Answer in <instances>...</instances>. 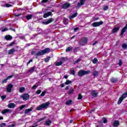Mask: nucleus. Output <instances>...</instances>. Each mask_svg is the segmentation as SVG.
<instances>
[{"instance_id": "nucleus-21", "label": "nucleus", "mask_w": 127, "mask_h": 127, "mask_svg": "<svg viewBox=\"0 0 127 127\" xmlns=\"http://www.w3.org/2000/svg\"><path fill=\"white\" fill-rule=\"evenodd\" d=\"M36 67L32 66L31 68L28 70V73H33L34 72V70H35Z\"/></svg>"}, {"instance_id": "nucleus-15", "label": "nucleus", "mask_w": 127, "mask_h": 127, "mask_svg": "<svg viewBox=\"0 0 127 127\" xmlns=\"http://www.w3.org/2000/svg\"><path fill=\"white\" fill-rule=\"evenodd\" d=\"M120 30V27H114L112 31V33H117Z\"/></svg>"}, {"instance_id": "nucleus-34", "label": "nucleus", "mask_w": 127, "mask_h": 127, "mask_svg": "<svg viewBox=\"0 0 127 127\" xmlns=\"http://www.w3.org/2000/svg\"><path fill=\"white\" fill-rule=\"evenodd\" d=\"M72 83V81L69 80H67L66 82L64 83L65 85H70Z\"/></svg>"}, {"instance_id": "nucleus-26", "label": "nucleus", "mask_w": 127, "mask_h": 127, "mask_svg": "<svg viewBox=\"0 0 127 127\" xmlns=\"http://www.w3.org/2000/svg\"><path fill=\"white\" fill-rule=\"evenodd\" d=\"M78 15L77 13H73L71 16H69V19H72V18H74V17H76Z\"/></svg>"}, {"instance_id": "nucleus-4", "label": "nucleus", "mask_w": 127, "mask_h": 127, "mask_svg": "<svg viewBox=\"0 0 127 127\" xmlns=\"http://www.w3.org/2000/svg\"><path fill=\"white\" fill-rule=\"evenodd\" d=\"M90 72V70H80L78 72L77 75L79 76V77H83L84 75H88Z\"/></svg>"}, {"instance_id": "nucleus-6", "label": "nucleus", "mask_w": 127, "mask_h": 127, "mask_svg": "<svg viewBox=\"0 0 127 127\" xmlns=\"http://www.w3.org/2000/svg\"><path fill=\"white\" fill-rule=\"evenodd\" d=\"M86 1V0H80V2H78L76 6L75 7V8H80L81 6L82 5H84L85 4V2Z\"/></svg>"}, {"instance_id": "nucleus-36", "label": "nucleus", "mask_w": 127, "mask_h": 127, "mask_svg": "<svg viewBox=\"0 0 127 127\" xmlns=\"http://www.w3.org/2000/svg\"><path fill=\"white\" fill-rule=\"evenodd\" d=\"M102 121H103V124H107L108 123V120L105 117L102 118Z\"/></svg>"}, {"instance_id": "nucleus-40", "label": "nucleus", "mask_w": 127, "mask_h": 127, "mask_svg": "<svg viewBox=\"0 0 127 127\" xmlns=\"http://www.w3.org/2000/svg\"><path fill=\"white\" fill-rule=\"evenodd\" d=\"M97 62H98V59L97 58H94L92 60V63H93V64H97Z\"/></svg>"}, {"instance_id": "nucleus-62", "label": "nucleus", "mask_w": 127, "mask_h": 127, "mask_svg": "<svg viewBox=\"0 0 127 127\" xmlns=\"http://www.w3.org/2000/svg\"><path fill=\"white\" fill-rule=\"evenodd\" d=\"M9 29L10 30H12V31H14V32H15V29L12 28H9Z\"/></svg>"}, {"instance_id": "nucleus-38", "label": "nucleus", "mask_w": 127, "mask_h": 127, "mask_svg": "<svg viewBox=\"0 0 127 127\" xmlns=\"http://www.w3.org/2000/svg\"><path fill=\"white\" fill-rule=\"evenodd\" d=\"M61 60L62 61H63V62H66V60H68V59L67 58H65V57H62L61 58Z\"/></svg>"}, {"instance_id": "nucleus-10", "label": "nucleus", "mask_w": 127, "mask_h": 127, "mask_svg": "<svg viewBox=\"0 0 127 127\" xmlns=\"http://www.w3.org/2000/svg\"><path fill=\"white\" fill-rule=\"evenodd\" d=\"M13 87V85L10 83L7 86V88H6L7 92H8V93H10L11 92V89H12Z\"/></svg>"}, {"instance_id": "nucleus-5", "label": "nucleus", "mask_w": 127, "mask_h": 127, "mask_svg": "<svg viewBox=\"0 0 127 127\" xmlns=\"http://www.w3.org/2000/svg\"><path fill=\"white\" fill-rule=\"evenodd\" d=\"M104 24V22L103 21H101L100 22H94L92 23V26L93 27H98V26H100V25H103Z\"/></svg>"}, {"instance_id": "nucleus-53", "label": "nucleus", "mask_w": 127, "mask_h": 127, "mask_svg": "<svg viewBox=\"0 0 127 127\" xmlns=\"http://www.w3.org/2000/svg\"><path fill=\"white\" fill-rule=\"evenodd\" d=\"M7 30H8V29L7 28H5L2 29L1 31L2 32H4V31H7Z\"/></svg>"}, {"instance_id": "nucleus-3", "label": "nucleus", "mask_w": 127, "mask_h": 127, "mask_svg": "<svg viewBox=\"0 0 127 127\" xmlns=\"http://www.w3.org/2000/svg\"><path fill=\"white\" fill-rule=\"evenodd\" d=\"M50 105V102H46L45 103H43L41 104L40 106H39L38 107L36 108L37 111H41L42 109H46L48 106Z\"/></svg>"}, {"instance_id": "nucleus-13", "label": "nucleus", "mask_w": 127, "mask_h": 127, "mask_svg": "<svg viewBox=\"0 0 127 127\" xmlns=\"http://www.w3.org/2000/svg\"><path fill=\"white\" fill-rule=\"evenodd\" d=\"M4 38L5 39V40L8 41L12 40V36H11L10 35H7L4 37Z\"/></svg>"}, {"instance_id": "nucleus-48", "label": "nucleus", "mask_w": 127, "mask_h": 127, "mask_svg": "<svg viewBox=\"0 0 127 127\" xmlns=\"http://www.w3.org/2000/svg\"><path fill=\"white\" fill-rule=\"evenodd\" d=\"M118 64L119 65V66H122V65H123V61H122L120 59L119 60Z\"/></svg>"}, {"instance_id": "nucleus-51", "label": "nucleus", "mask_w": 127, "mask_h": 127, "mask_svg": "<svg viewBox=\"0 0 127 127\" xmlns=\"http://www.w3.org/2000/svg\"><path fill=\"white\" fill-rule=\"evenodd\" d=\"M6 124L5 123H2L1 124H0V127H5Z\"/></svg>"}, {"instance_id": "nucleus-8", "label": "nucleus", "mask_w": 127, "mask_h": 127, "mask_svg": "<svg viewBox=\"0 0 127 127\" xmlns=\"http://www.w3.org/2000/svg\"><path fill=\"white\" fill-rule=\"evenodd\" d=\"M30 95L28 93L22 94L21 95V98H23L24 101H27L29 99Z\"/></svg>"}, {"instance_id": "nucleus-33", "label": "nucleus", "mask_w": 127, "mask_h": 127, "mask_svg": "<svg viewBox=\"0 0 127 127\" xmlns=\"http://www.w3.org/2000/svg\"><path fill=\"white\" fill-rule=\"evenodd\" d=\"M98 75H99V72L97 71H94L93 72V76H94V77H96V76H98Z\"/></svg>"}, {"instance_id": "nucleus-47", "label": "nucleus", "mask_w": 127, "mask_h": 127, "mask_svg": "<svg viewBox=\"0 0 127 127\" xmlns=\"http://www.w3.org/2000/svg\"><path fill=\"white\" fill-rule=\"evenodd\" d=\"M45 94H46V91H44L42 92L40 95L41 97H44V96H45Z\"/></svg>"}, {"instance_id": "nucleus-49", "label": "nucleus", "mask_w": 127, "mask_h": 127, "mask_svg": "<svg viewBox=\"0 0 127 127\" xmlns=\"http://www.w3.org/2000/svg\"><path fill=\"white\" fill-rule=\"evenodd\" d=\"M49 0H42L41 1L42 3H46L47 2H48Z\"/></svg>"}, {"instance_id": "nucleus-39", "label": "nucleus", "mask_w": 127, "mask_h": 127, "mask_svg": "<svg viewBox=\"0 0 127 127\" xmlns=\"http://www.w3.org/2000/svg\"><path fill=\"white\" fill-rule=\"evenodd\" d=\"M4 6H5V7H11V6H12V5L8 3H5Z\"/></svg>"}, {"instance_id": "nucleus-24", "label": "nucleus", "mask_w": 127, "mask_h": 127, "mask_svg": "<svg viewBox=\"0 0 127 127\" xmlns=\"http://www.w3.org/2000/svg\"><path fill=\"white\" fill-rule=\"evenodd\" d=\"M111 81L112 83H117L119 81V79L117 78L112 77L111 79Z\"/></svg>"}, {"instance_id": "nucleus-41", "label": "nucleus", "mask_w": 127, "mask_h": 127, "mask_svg": "<svg viewBox=\"0 0 127 127\" xmlns=\"http://www.w3.org/2000/svg\"><path fill=\"white\" fill-rule=\"evenodd\" d=\"M122 46V48H123V49H127V44H123Z\"/></svg>"}, {"instance_id": "nucleus-64", "label": "nucleus", "mask_w": 127, "mask_h": 127, "mask_svg": "<svg viewBox=\"0 0 127 127\" xmlns=\"http://www.w3.org/2000/svg\"><path fill=\"white\" fill-rule=\"evenodd\" d=\"M78 29H79V28L78 27H76V28H74V30L75 31H77V30H78Z\"/></svg>"}, {"instance_id": "nucleus-46", "label": "nucleus", "mask_w": 127, "mask_h": 127, "mask_svg": "<svg viewBox=\"0 0 127 127\" xmlns=\"http://www.w3.org/2000/svg\"><path fill=\"white\" fill-rule=\"evenodd\" d=\"M14 76V74H12L11 75H9L6 78L7 80L9 79H11V78H13V76Z\"/></svg>"}, {"instance_id": "nucleus-29", "label": "nucleus", "mask_w": 127, "mask_h": 127, "mask_svg": "<svg viewBox=\"0 0 127 127\" xmlns=\"http://www.w3.org/2000/svg\"><path fill=\"white\" fill-rule=\"evenodd\" d=\"M26 18L27 20H29L30 19H32V15L29 14L26 16Z\"/></svg>"}, {"instance_id": "nucleus-54", "label": "nucleus", "mask_w": 127, "mask_h": 127, "mask_svg": "<svg viewBox=\"0 0 127 127\" xmlns=\"http://www.w3.org/2000/svg\"><path fill=\"white\" fill-rule=\"evenodd\" d=\"M70 74L71 75H75V70H72L70 71Z\"/></svg>"}, {"instance_id": "nucleus-7", "label": "nucleus", "mask_w": 127, "mask_h": 127, "mask_svg": "<svg viewBox=\"0 0 127 127\" xmlns=\"http://www.w3.org/2000/svg\"><path fill=\"white\" fill-rule=\"evenodd\" d=\"M71 6V4L70 3L66 2L63 4L62 6V7L63 9H67Z\"/></svg>"}, {"instance_id": "nucleus-20", "label": "nucleus", "mask_w": 127, "mask_h": 127, "mask_svg": "<svg viewBox=\"0 0 127 127\" xmlns=\"http://www.w3.org/2000/svg\"><path fill=\"white\" fill-rule=\"evenodd\" d=\"M69 20L68 19V18H66L65 17L64 18V20H63V23L65 25H67V24H68V23H69Z\"/></svg>"}, {"instance_id": "nucleus-57", "label": "nucleus", "mask_w": 127, "mask_h": 127, "mask_svg": "<svg viewBox=\"0 0 127 127\" xmlns=\"http://www.w3.org/2000/svg\"><path fill=\"white\" fill-rule=\"evenodd\" d=\"M7 127H15V124H11L8 126Z\"/></svg>"}, {"instance_id": "nucleus-55", "label": "nucleus", "mask_w": 127, "mask_h": 127, "mask_svg": "<svg viewBox=\"0 0 127 127\" xmlns=\"http://www.w3.org/2000/svg\"><path fill=\"white\" fill-rule=\"evenodd\" d=\"M45 120V118H41L38 120L39 123H40V122H42V121H44Z\"/></svg>"}, {"instance_id": "nucleus-58", "label": "nucleus", "mask_w": 127, "mask_h": 127, "mask_svg": "<svg viewBox=\"0 0 127 127\" xmlns=\"http://www.w3.org/2000/svg\"><path fill=\"white\" fill-rule=\"evenodd\" d=\"M36 88H37V85H34L32 87V89L33 90H34L35 89H36Z\"/></svg>"}, {"instance_id": "nucleus-37", "label": "nucleus", "mask_w": 127, "mask_h": 127, "mask_svg": "<svg viewBox=\"0 0 127 127\" xmlns=\"http://www.w3.org/2000/svg\"><path fill=\"white\" fill-rule=\"evenodd\" d=\"M7 78H6L5 79H4L2 80L1 81V84H5L6 83H7Z\"/></svg>"}, {"instance_id": "nucleus-17", "label": "nucleus", "mask_w": 127, "mask_h": 127, "mask_svg": "<svg viewBox=\"0 0 127 127\" xmlns=\"http://www.w3.org/2000/svg\"><path fill=\"white\" fill-rule=\"evenodd\" d=\"M15 52V49L14 48H12L10 49L8 52V55H11Z\"/></svg>"}, {"instance_id": "nucleus-30", "label": "nucleus", "mask_w": 127, "mask_h": 127, "mask_svg": "<svg viewBox=\"0 0 127 127\" xmlns=\"http://www.w3.org/2000/svg\"><path fill=\"white\" fill-rule=\"evenodd\" d=\"M74 94V89L71 88L68 92V95H72Z\"/></svg>"}, {"instance_id": "nucleus-28", "label": "nucleus", "mask_w": 127, "mask_h": 127, "mask_svg": "<svg viewBox=\"0 0 127 127\" xmlns=\"http://www.w3.org/2000/svg\"><path fill=\"white\" fill-rule=\"evenodd\" d=\"M25 91V88L24 87H21L19 88V92L23 93Z\"/></svg>"}, {"instance_id": "nucleus-60", "label": "nucleus", "mask_w": 127, "mask_h": 127, "mask_svg": "<svg viewBox=\"0 0 127 127\" xmlns=\"http://www.w3.org/2000/svg\"><path fill=\"white\" fill-rule=\"evenodd\" d=\"M22 14L21 13H19V14H14V16H17V17H18V16H20V15H21Z\"/></svg>"}, {"instance_id": "nucleus-43", "label": "nucleus", "mask_w": 127, "mask_h": 127, "mask_svg": "<svg viewBox=\"0 0 127 127\" xmlns=\"http://www.w3.org/2000/svg\"><path fill=\"white\" fill-rule=\"evenodd\" d=\"M15 43V41H14L11 42L9 44L7 45V46H9V47L12 46V45H14Z\"/></svg>"}, {"instance_id": "nucleus-27", "label": "nucleus", "mask_w": 127, "mask_h": 127, "mask_svg": "<svg viewBox=\"0 0 127 127\" xmlns=\"http://www.w3.org/2000/svg\"><path fill=\"white\" fill-rule=\"evenodd\" d=\"M72 102L73 101H72V100H67L65 103V105H66V106H70Z\"/></svg>"}, {"instance_id": "nucleus-14", "label": "nucleus", "mask_w": 127, "mask_h": 127, "mask_svg": "<svg viewBox=\"0 0 127 127\" xmlns=\"http://www.w3.org/2000/svg\"><path fill=\"white\" fill-rule=\"evenodd\" d=\"M127 23L126 24L125 26L122 29L121 33V35H124V34L127 31Z\"/></svg>"}, {"instance_id": "nucleus-12", "label": "nucleus", "mask_w": 127, "mask_h": 127, "mask_svg": "<svg viewBox=\"0 0 127 127\" xmlns=\"http://www.w3.org/2000/svg\"><path fill=\"white\" fill-rule=\"evenodd\" d=\"M50 15H53V14H52V12L49 11L47 13H45L43 15V17H44V18H46L47 17H48V16H50Z\"/></svg>"}, {"instance_id": "nucleus-22", "label": "nucleus", "mask_w": 127, "mask_h": 127, "mask_svg": "<svg viewBox=\"0 0 127 127\" xmlns=\"http://www.w3.org/2000/svg\"><path fill=\"white\" fill-rule=\"evenodd\" d=\"M91 95L92 97H96L98 96V93H97L96 90H93L92 92L91 93Z\"/></svg>"}, {"instance_id": "nucleus-23", "label": "nucleus", "mask_w": 127, "mask_h": 127, "mask_svg": "<svg viewBox=\"0 0 127 127\" xmlns=\"http://www.w3.org/2000/svg\"><path fill=\"white\" fill-rule=\"evenodd\" d=\"M52 123V121H51L50 120H48L45 122L46 126H47L48 127H50V125H51Z\"/></svg>"}, {"instance_id": "nucleus-59", "label": "nucleus", "mask_w": 127, "mask_h": 127, "mask_svg": "<svg viewBox=\"0 0 127 127\" xmlns=\"http://www.w3.org/2000/svg\"><path fill=\"white\" fill-rule=\"evenodd\" d=\"M31 62H32V60H30L29 61H28L27 63V65L28 66V65H29V64H30V63Z\"/></svg>"}, {"instance_id": "nucleus-19", "label": "nucleus", "mask_w": 127, "mask_h": 127, "mask_svg": "<svg viewBox=\"0 0 127 127\" xmlns=\"http://www.w3.org/2000/svg\"><path fill=\"white\" fill-rule=\"evenodd\" d=\"M120 126V122L118 120L115 121L113 123V127H119Z\"/></svg>"}, {"instance_id": "nucleus-18", "label": "nucleus", "mask_w": 127, "mask_h": 127, "mask_svg": "<svg viewBox=\"0 0 127 127\" xmlns=\"http://www.w3.org/2000/svg\"><path fill=\"white\" fill-rule=\"evenodd\" d=\"M33 107H31L29 109H26L24 111V114H28V113H30V112L33 110Z\"/></svg>"}, {"instance_id": "nucleus-63", "label": "nucleus", "mask_w": 127, "mask_h": 127, "mask_svg": "<svg viewBox=\"0 0 127 127\" xmlns=\"http://www.w3.org/2000/svg\"><path fill=\"white\" fill-rule=\"evenodd\" d=\"M64 86H65V84L64 83H63L61 85V88H64Z\"/></svg>"}, {"instance_id": "nucleus-31", "label": "nucleus", "mask_w": 127, "mask_h": 127, "mask_svg": "<svg viewBox=\"0 0 127 127\" xmlns=\"http://www.w3.org/2000/svg\"><path fill=\"white\" fill-rule=\"evenodd\" d=\"M72 49H73V47H68L65 50V52H69V51H72Z\"/></svg>"}, {"instance_id": "nucleus-45", "label": "nucleus", "mask_w": 127, "mask_h": 127, "mask_svg": "<svg viewBox=\"0 0 127 127\" xmlns=\"http://www.w3.org/2000/svg\"><path fill=\"white\" fill-rule=\"evenodd\" d=\"M109 9V6L108 5H105L103 7V10H108Z\"/></svg>"}, {"instance_id": "nucleus-9", "label": "nucleus", "mask_w": 127, "mask_h": 127, "mask_svg": "<svg viewBox=\"0 0 127 127\" xmlns=\"http://www.w3.org/2000/svg\"><path fill=\"white\" fill-rule=\"evenodd\" d=\"M12 111H11V110L10 109H4L3 110H2L1 111V114L2 115H5V114H11V113H12Z\"/></svg>"}, {"instance_id": "nucleus-1", "label": "nucleus", "mask_w": 127, "mask_h": 127, "mask_svg": "<svg viewBox=\"0 0 127 127\" xmlns=\"http://www.w3.org/2000/svg\"><path fill=\"white\" fill-rule=\"evenodd\" d=\"M49 51H50V49L49 48H47L43 50L39 51L36 52V51H32L31 53V55H35L36 59H37L38 57L39 56H42V55H45L47 53H49Z\"/></svg>"}, {"instance_id": "nucleus-16", "label": "nucleus", "mask_w": 127, "mask_h": 127, "mask_svg": "<svg viewBox=\"0 0 127 127\" xmlns=\"http://www.w3.org/2000/svg\"><path fill=\"white\" fill-rule=\"evenodd\" d=\"M15 104L14 103H9L8 104L7 107L9 109H14L15 108Z\"/></svg>"}, {"instance_id": "nucleus-56", "label": "nucleus", "mask_w": 127, "mask_h": 127, "mask_svg": "<svg viewBox=\"0 0 127 127\" xmlns=\"http://www.w3.org/2000/svg\"><path fill=\"white\" fill-rule=\"evenodd\" d=\"M81 61V59H78L76 61H75V63H79V62Z\"/></svg>"}, {"instance_id": "nucleus-32", "label": "nucleus", "mask_w": 127, "mask_h": 127, "mask_svg": "<svg viewBox=\"0 0 127 127\" xmlns=\"http://www.w3.org/2000/svg\"><path fill=\"white\" fill-rule=\"evenodd\" d=\"M63 64V62H58L56 63V66H61Z\"/></svg>"}, {"instance_id": "nucleus-42", "label": "nucleus", "mask_w": 127, "mask_h": 127, "mask_svg": "<svg viewBox=\"0 0 127 127\" xmlns=\"http://www.w3.org/2000/svg\"><path fill=\"white\" fill-rule=\"evenodd\" d=\"M25 107H26V105H21V106H20V107H19V110H20V111H21L22 110H23V109H24V108H25Z\"/></svg>"}, {"instance_id": "nucleus-35", "label": "nucleus", "mask_w": 127, "mask_h": 127, "mask_svg": "<svg viewBox=\"0 0 127 127\" xmlns=\"http://www.w3.org/2000/svg\"><path fill=\"white\" fill-rule=\"evenodd\" d=\"M50 57H48L47 58H45L44 60L45 62H46V63H47V62H49V61L50 60Z\"/></svg>"}, {"instance_id": "nucleus-52", "label": "nucleus", "mask_w": 127, "mask_h": 127, "mask_svg": "<svg viewBox=\"0 0 127 127\" xmlns=\"http://www.w3.org/2000/svg\"><path fill=\"white\" fill-rule=\"evenodd\" d=\"M5 98H6V95H3V96H1L2 101H3V100H4V99H5Z\"/></svg>"}, {"instance_id": "nucleus-11", "label": "nucleus", "mask_w": 127, "mask_h": 127, "mask_svg": "<svg viewBox=\"0 0 127 127\" xmlns=\"http://www.w3.org/2000/svg\"><path fill=\"white\" fill-rule=\"evenodd\" d=\"M54 20V19L53 18H50L48 20V21L46 22H43V24H45V25H47V24H49V23H51L52 21Z\"/></svg>"}, {"instance_id": "nucleus-2", "label": "nucleus", "mask_w": 127, "mask_h": 127, "mask_svg": "<svg viewBox=\"0 0 127 127\" xmlns=\"http://www.w3.org/2000/svg\"><path fill=\"white\" fill-rule=\"evenodd\" d=\"M78 43L80 46H85L88 43V38H81L79 40Z\"/></svg>"}, {"instance_id": "nucleus-25", "label": "nucleus", "mask_w": 127, "mask_h": 127, "mask_svg": "<svg viewBox=\"0 0 127 127\" xmlns=\"http://www.w3.org/2000/svg\"><path fill=\"white\" fill-rule=\"evenodd\" d=\"M123 101H124V98L120 97L118 100V105H121V104H122Z\"/></svg>"}, {"instance_id": "nucleus-61", "label": "nucleus", "mask_w": 127, "mask_h": 127, "mask_svg": "<svg viewBox=\"0 0 127 127\" xmlns=\"http://www.w3.org/2000/svg\"><path fill=\"white\" fill-rule=\"evenodd\" d=\"M77 49H78V47H75V49L73 50V52L75 53V52H77Z\"/></svg>"}, {"instance_id": "nucleus-44", "label": "nucleus", "mask_w": 127, "mask_h": 127, "mask_svg": "<svg viewBox=\"0 0 127 127\" xmlns=\"http://www.w3.org/2000/svg\"><path fill=\"white\" fill-rule=\"evenodd\" d=\"M77 99L78 100H82V99H83V96H82V94H78V97Z\"/></svg>"}, {"instance_id": "nucleus-50", "label": "nucleus", "mask_w": 127, "mask_h": 127, "mask_svg": "<svg viewBox=\"0 0 127 127\" xmlns=\"http://www.w3.org/2000/svg\"><path fill=\"white\" fill-rule=\"evenodd\" d=\"M42 90L41 89H39L36 92V94H37V95H39V94H40Z\"/></svg>"}]
</instances>
